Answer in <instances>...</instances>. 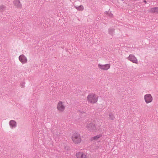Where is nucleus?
Wrapping results in <instances>:
<instances>
[{"label":"nucleus","mask_w":158,"mask_h":158,"mask_svg":"<svg viewBox=\"0 0 158 158\" xmlns=\"http://www.w3.org/2000/svg\"><path fill=\"white\" fill-rule=\"evenodd\" d=\"M110 118L112 120H114L115 119V117L113 114L111 113L109 114Z\"/></svg>","instance_id":"obj_15"},{"label":"nucleus","mask_w":158,"mask_h":158,"mask_svg":"<svg viewBox=\"0 0 158 158\" xmlns=\"http://www.w3.org/2000/svg\"><path fill=\"white\" fill-rule=\"evenodd\" d=\"M143 2H145V3H147V2H146V1L145 0H144V1H143Z\"/></svg>","instance_id":"obj_19"},{"label":"nucleus","mask_w":158,"mask_h":158,"mask_svg":"<svg viewBox=\"0 0 158 158\" xmlns=\"http://www.w3.org/2000/svg\"><path fill=\"white\" fill-rule=\"evenodd\" d=\"M87 127L90 131H93L96 129L95 125L94 123H91L87 124Z\"/></svg>","instance_id":"obj_7"},{"label":"nucleus","mask_w":158,"mask_h":158,"mask_svg":"<svg viewBox=\"0 0 158 158\" xmlns=\"http://www.w3.org/2000/svg\"><path fill=\"white\" fill-rule=\"evenodd\" d=\"M74 7L77 10L80 11H82L84 9V7L82 5H80L79 6H74Z\"/></svg>","instance_id":"obj_14"},{"label":"nucleus","mask_w":158,"mask_h":158,"mask_svg":"<svg viewBox=\"0 0 158 158\" xmlns=\"http://www.w3.org/2000/svg\"><path fill=\"white\" fill-rule=\"evenodd\" d=\"M114 31V29H110L109 31V34H111V35H112L113 34Z\"/></svg>","instance_id":"obj_17"},{"label":"nucleus","mask_w":158,"mask_h":158,"mask_svg":"<svg viewBox=\"0 0 158 158\" xmlns=\"http://www.w3.org/2000/svg\"><path fill=\"white\" fill-rule=\"evenodd\" d=\"M56 108L59 112L61 113L64 110L65 106L64 105V102L62 101H59L57 103Z\"/></svg>","instance_id":"obj_3"},{"label":"nucleus","mask_w":158,"mask_h":158,"mask_svg":"<svg viewBox=\"0 0 158 158\" xmlns=\"http://www.w3.org/2000/svg\"><path fill=\"white\" fill-rule=\"evenodd\" d=\"M73 142L75 144H78L81 142V139L80 135L77 133H74L72 136Z\"/></svg>","instance_id":"obj_2"},{"label":"nucleus","mask_w":158,"mask_h":158,"mask_svg":"<svg viewBox=\"0 0 158 158\" xmlns=\"http://www.w3.org/2000/svg\"><path fill=\"white\" fill-rule=\"evenodd\" d=\"M144 98L146 102L148 103L151 102L152 100V98L150 94L145 95L144 96Z\"/></svg>","instance_id":"obj_4"},{"label":"nucleus","mask_w":158,"mask_h":158,"mask_svg":"<svg viewBox=\"0 0 158 158\" xmlns=\"http://www.w3.org/2000/svg\"><path fill=\"white\" fill-rule=\"evenodd\" d=\"M102 135L101 134H99L96 136L92 137L91 138V140H97L99 139L100 137L102 136Z\"/></svg>","instance_id":"obj_13"},{"label":"nucleus","mask_w":158,"mask_h":158,"mask_svg":"<svg viewBox=\"0 0 158 158\" xmlns=\"http://www.w3.org/2000/svg\"><path fill=\"white\" fill-rule=\"evenodd\" d=\"M9 124L11 127H15L16 126V123L14 120H12L10 121L9 122Z\"/></svg>","instance_id":"obj_11"},{"label":"nucleus","mask_w":158,"mask_h":158,"mask_svg":"<svg viewBox=\"0 0 158 158\" xmlns=\"http://www.w3.org/2000/svg\"><path fill=\"white\" fill-rule=\"evenodd\" d=\"M19 59L23 64L26 63L27 61V59L26 57L23 55H20L19 56Z\"/></svg>","instance_id":"obj_9"},{"label":"nucleus","mask_w":158,"mask_h":158,"mask_svg":"<svg viewBox=\"0 0 158 158\" xmlns=\"http://www.w3.org/2000/svg\"><path fill=\"white\" fill-rule=\"evenodd\" d=\"M6 9V6L3 5H1L0 6V11L1 12L5 10Z\"/></svg>","instance_id":"obj_16"},{"label":"nucleus","mask_w":158,"mask_h":158,"mask_svg":"<svg viewBox=\"0 0 158 158\" xmlns=\"http://www.w3.org/2000/svg\"><path fill=\"white\" fill-rule=\"evenodd\" d=\"M14 5L17 8H22V5L20 1L18 0H15L13 2Z\"/></svg>","instance_id":"obj_10"},{"label":"nucleus","mask_w":158,"mask_h":158,"mask_svg":"<svg viewBox=\"0 0 158 158\" xmlns=\"http://www.w3.org/2000/svg\"><path fill=\"white\" fill-rule=\"evenodd\" d=\"M87 101L92 104L96 103L98 100V97L95 94L90 93L87 97Z\"/></svg>","instance_id":"obj_1"},{"label":"nucleus","mask_w":158,"mask_h":158,"mask_svg":"<svg viewBox=\"0 0 158 158\" xmlns=\"http://www.w3.org/2000/svg\"><path fill=\"white\" fill-rule=\"evenodd\" d=\"M76 156L77 158H87V155L82 152L76 153Z\"/></svg>","instance_id":"obj_6"},{"label":"nucleus","mask_w":158,"mask_h":158,"mask_svg":"<svg viewBox=\"0 0 158 158\" xmlns=\"http://www.w3.org/2000/svg\"><path fill=\"white\" fill-rule=\"evenodd\" d=\"M110 64H107L104 65L99 64H98V67L99 68L102 70H107L110 68Z\"/></svg>","instance_id":"obj_5"},{"label":"nucleus","mask_w":158,"mask_h":158,"mask_svg":"<svg viewBox=\"0 0 158 158\" xmlns=\"http://www.w3.org/2000/svg\"><path fill=\"white\" fill-rule=\"evenodd\" d=\"M112 14H111V15H110V16H112Z\"/></svg>","instance_id":"obj_20"},{"label":"nucleus","mask_w":158,"mask_h":158,"mask_svg":"<svg viewBox=\"0 0 158 158\" xmlns=\"http://www.w3.org/2000/svg\"><path fill=\"white\" fill-rule=\"evenodd\" d=\"M150 12L153 13L158 14V7H154L151 8L150 10Z\"/></svg>","instance_id":"obj_12"},{"label":"nucleus","mask_w":158,"mask_h":158,"mask_svg":"<svg viewBox=\"0 0 158 158\" xmlns=\"http://www.w3.org/2000/svg\"><path fill=\"white\" fill-rule=\"evenodd\" d=\"M128 58L129 60L132 61V62L136 64L138 63L137 59L134 55L131 54L128 57Z\"/></svg>","instance_id":"obj_8"},{"label":"nucleus","mask_w":158,"mask_h":158,"mask_svg":"<svg viewBox=\"0 0 158 158\" xmlns=\"http://www.w3.org/2000/svg\"><path fill=\"white\" fill-rule=\"evenodd\" d=\"M21 85L22 86V87H24V86H24V84L23 83V84H22Z\"/></svg>","instance_id":"obj_18"}]
</instances>
